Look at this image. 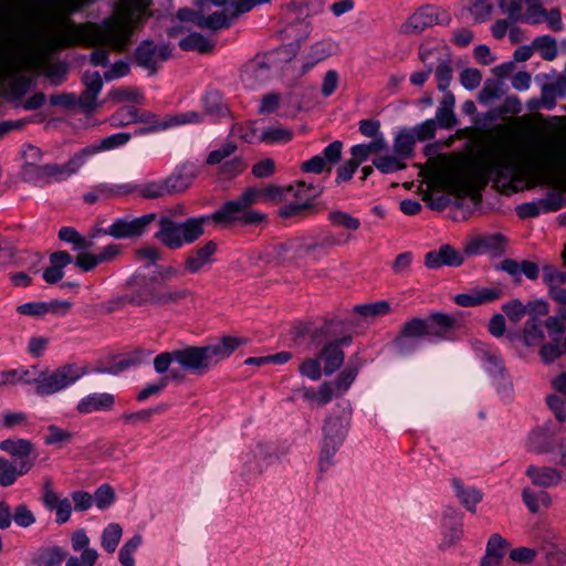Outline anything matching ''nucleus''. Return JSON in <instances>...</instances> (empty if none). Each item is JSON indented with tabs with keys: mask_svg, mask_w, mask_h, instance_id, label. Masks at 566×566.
Returning <instances> with one entry per match:
<instances>
[{
	"mask_svg": "<svg viewBox=\"0 0 566 566\" xmlns=\"http://www.w3.org/2000/svg\"><path fill=\"white\" fill-rule=\"evenodd\" d=\"M149 3L150 0H119L114 14L102 24H74L64 15L49 13L48 19L56 28V34L48 38L46 46L55 49L73 44H106L115 51H122Z\"/></svg>",
	"mask_w": 566,
	"mask_h": 566,
	"instance_id": "f257e3e1",
	"label": "nucleus"
},
{
	"mask_svg": "<svg viewBox=\"0 0 566 566\" xmlns=\"http://www.w3.org/2000/svg\"><path fill=\"white\" fill-rule=\"evenodd\" d=\"M522 174L521 149L512 143H501L491 150L484 169L449 172L443 177V185L450 192L473 196L486 185L488 178L496 187L515 189L513 184L521 180Z\"/></svg>",
	"mask_w": 566,
	"mask_h": 566,
	"instance_id": "f03ea898",
	"label": "nucleus"
},
{
	"mask_svg": "<svg viewBox=\"0 0 566 566\" xmlns=\"http://www.w3.org/2000/svg\"><path fill=\"white\" fill-rule=\"evenodd\" d=\"M22 41V32L0 18V81H8L10 94L14 97L24 95L31 85L30 78L23 74L29 61L17 50Z\"/></svg>",
	"mask_w": 566,
	"mask_h": 566,
	"instance_id": "7ed1b4c3",
	"label": "nucleus"
},
{
	"mask_svg": "<svg viewBox=\"0 0 566 566\" xmlns=\"http://www.w3.org/2000/svg\"><path fill=\"white\" fill-rule=\"evenodd\" d=\"M195 298V293L185 287L169 285L158 277H149L134 292L130 302L136 305H155L160 307L179 305Z\"/></svg>",
	"mask_w": 566,
	"mask_h": 566,
	"instance_id": "20e7f679",
	"label": "nucleus"
},
{
	"mask_svg": "<svg viewBox=\"0 0 566 566\" xmlns=\"http://www.w3.org/2000/svg\"><path fill=\"white\" fill-rule=\"evenodd\" d=\"M209 221L208 216L189 218L184 222H175L169 217H161L155 238L165 247L176 250L198 240L205 232V224Z\"/></svg>",
	"mask_w": 566,
	"mask_h": 566,
	"instance_id": "39448f33",
	"label": "nucleus"
},
{
	"mask_svg": "<svg viewBox=\"0 0 566 566\" xmlns=\"http://www.w3.org/2000/svg\"><path fill=\"white\" fill-rule=\"evenodd\" d=\"M332 328L333 322L328 321L311 332L313 342L321 343L327 340L318 354V359L324 364L323 371L326 376L334 374L344 364L345 353L343 352V347L352 343L350 336L329 339Z\"/></svg>",
	"mask_w": 566,
	"mask_h": 566,
	"instance_id": "423d86ee",
	"label": "nucleus"
},
{
	"mask_svg": "<svg viewBox=\"0 0 566 566\" xmlns=\"http://www.w3.org/2000/svg\"><path fill=\"white\" fill-rule=\"evenodd\" d=\"M86 374V369L76 364H66L54 370H38L35 392L40 396L56 394L75 384Z\"/></svg>",
	"mask_w": 566,
	"mask_h": 566,
	"instance_id": "0eeeda50",
	"label": "nucleus"
},
{
	"mask_svg": "<svg viewBox=\"0 0 566 566\" xmlns=\"http://www.w3.org/2000/svg\"><path fill=\"white\" fill-rule=\"evenodd\" d=\"M210 221L217 223L256 224L265 221L266 216L262 212L250 210L242 203L238 197L234 200L227 201L218 211L208 216Z\"/></svg>",
	"mask_w": 566,
	"mask_h": 566,
	"instance_id": "6e6552de",
	"label": "nucleus"
},
{
	"mask_svg": "<svg viewBox=\"0 0 566 566\" xmlns=\"http://www.w3.org/2000/svg\"><path fill=\"white\" fill-rule=\"evenodd\" d=\"M85 160L83 158V154L81 151L74 154L65 164H46L41 166H34L33 164H29L32 169L33 177L32 179L42 181L44 184L51 182H61L72 175L78 172V170L83 167Z\"/></svg>",
	"mask_w": 566,
	"mask_h": 566,
	"instance_id": "1a4fd4ad",
	"label": "nucleus"
},
{
	"mask_svg": "<svg viewBox=\"0 0 566 566\" xmlns=\"http://www.w3.org/2000/svg\"><path fill=\"white\" fill-rule=\"evenodd\" d=\"M450 14L442 8L427 4L415 11L402 24L403 33H419L437 24L449 23Z\"/></svg>",
	"mask_w": 566,
	"mask_h": 566,
	"instance_id": "9d476101",
	"label": "nucleus"
},
{
	"mask_svg": "<svg viewBox=\"0 0 566 566\" xmlns=\"http://www.w3.org/2000/svg\"><path fill=\"white\" fill-rule=\"evenodd\" d=\"M175 361L196 375H203L216 366L208 346H189L175 350Z\"/></svg>",
	"mask_w": 566,
	"mask_h": 566,
	"instance_id": "9b49d317",
	"label": "nucleus"
},
{
	"mask_svg": "<svg viewBox=\"0 0 566 566\" xmlns=\"http://www.w3.org/2000/svg\"><path fill=\"white\" fill-rule=\"evenodd\" d=\"M157 219L156 213H147L135 219L120 218L115 220L105 233L115 239H133L143 235Z\"/></svg>",
	"mask_w": 566,
	"mask_h": 566,
	"instance_id": "f8f14e48",
	"label": "nucleus"
},
{
	"mask_svg": "<svg viewBox=\"0 0 566 566\" xmlns=\"http://www.w3.org/2000/svg\"><path fill=\"white\" fill-rule=\"evenodd\" d=\"M526 10L522 13L521 20L530 24H539L546 22L555 32L563 30V20L560 10L557 8L547 11L542 0H525Z\"/></svg>",
	"mask_w": 566,
	"mask_h": 566,
	"instance_id": "ddd939ff",
	"label": "nucleus"
},
{
	"mask_svg": "<svg viewBox=\"0 0 566 566\" xmlns=\"http://www.w3.org/2000/svg\"><path fill=\"white\" fill-rule=\"evenodd\" d=\"M122 115H127V120H119V125H128L132 123H142L145 124L144 127L139 128L136 134L145 135L151 134L159 130L167 129L166 120L160 119L156 114L147 111L139 112L135 107H125L118 109L114 114V119H117Z\"/></svg>",
	"mask_w": 566,
	"mask_h": 566,
	"instance_id": "4468645a",
	"label": "nucleus"
},
{
	"mask_svg": "<svg viewBox=\"0 0 566 566\" xmlns=\"http://www.w3.org/2000/svg\"><path fill=\"white\" fill-rule=\"evenodd\" d=\"M348 427V418L329 417L324 424V446L321 461L329 460L343 442Z\"/></svg>",
	"mask_w": 566,
	"mask_h": 566,
	"instance_id": "2eb2a0df",
	"label": "nucleus"
},
{
	"mask_svg": "<svg viewBox=\"0 0 566 566\" xmlns=\"http://www.w3.org/2000/svg\"><path fill=\"white\" fill-rule=\"evenodd\" d=\"M507 244V239L501 233H491L471 238L464 245V253L476 255L482 253H493L501 255Z\"/></svg>",
	"mask_w": 566,
	"mask_h": 566,
	"instance_id": "dca6fc26",
	"label": "nucleus"
},
{
	"mask_svg": "<svg viewBox=\"0 0 566 566\" xmlns=\"http://www.w3.org/2000/svg\"><path fill=\"white\" fill-rule=\"evenodd\" d=\"M342 150L343 143L335 140L323 150L322 155H316L304 161L301 169L304 172L310 174H322L323 171L331 172L332 167L340 159Z\"/></svg>",
	"mask_w": 566,
	"mask_h": 566,
	"instance_id": "f3484780",
	"label": "nucleus"
},
{
	"mask_svg": "<svg viewBox=\"0 0 566 566\" xmlns=\"http://www.w3.org/2000/svg\"><path fill=\"white\" fill-rule=\"evenodd\" d=\"M171 50L167 45L157 48L151 41H144L136 49V61L137 63L149 70L150 73L157 71L159 62L166 61L170 56Z\"/></svg>",
	"mask_w": 566,
	"mask_h": 566,
	"instance_id": "a211bd4d",
	"label": "nucleus"
},
{
	"mask_svg": "<svg viewBox=\"0 0 566 566\" xmlns=\"http://www.w3.org/2000/svg\"><path fill=\"white\" fill-rule=\"evenodd\" d=\"M114 192L123 195V196H129L137 193L143 199H158L167 196L165 181L164 180H155V181H148L144 185H137V184H120L115 185V189H113Z\"/></svg>",
	"mask_w": 566,
	"mask_h": 566,
	"instance_id": "6ab92c4d",
	"label": "nucleus"
},
{
	"mask_svg": "<svg viewBox=\"0 0 566 566\" xmlns=\"http://www.w3.org/2000/svg\"><path fill=\"white\" fill-rule=\"evenodd\" d=\"M82 81L85 91L80 95L77 104L85 113H92L97 107V96L103 87V80L98 72H85Z\"/></svg>",
	"mask_w": 566,
	"mask_h": 566,
	"instance_id": "aec40b11",
	"label": "nucleus"
},
{
	"mask_svg": "<svg viewBox=\"0 0 566 566\" xmlns=\"http://www.w3.org/2000/svg\"><path fill=\"white\" fill-rule=\"evenodd\" d=\"M0 450L7 452L17 463H30V470L34 467V444L27 439H7L0 442Z\"/></svg>",
	"mask_w": 566,
	"mask_h": 566,
	"instance_id": "412c9836",
	"label": "nucleus"
},
{
	"mask_svg": "<svg viewBox=\"0 0 566 566\" xmlns=\"http://www.w3.org/2000/svg\"><path fill=\"white\" fill-rule=\"evenodd\" d=\"M464 259L462 254L450 244H442L438 250H432L424 255V266L427 269H438L441 266H460Z\"/></svg>",
	"mask_w": 566,
	"mask_h": 566,
	"instance_id": "4be33fe9",
	"label": "nucleus"
},
{
	"mask_svg": "<svg viewBox=\"0 0 566 566\" xmlns=\"http://www.w3.org/2000/svg\"><path fill=\"white\" fill-rule=\"evenodd\" d=\"M428 336L438 339H452L453 332L460 326L455 317L443 314L433 313L427 317Z\"/></svg>",
	"mask_w": 566,
	"mask_h": 566,
	"instance_id": "5701e85b",
	"label": "nucleus"
},
{
	"mask_svg": "<svg viewBox=\"0 0 566 566\" xmlns=\"http://www.w3.org/2000/svg\"><path fill=\"white\" fill-rule=\"evenodd\" d=\"M115 405V397L108 392H94L83 397L76 405L81 415L99 411H111Z\"/></svg>",
	"mask_w": 566,
	"mask_h": 566,
	"instance_id": "b1692460",
	"label": "nucleus"
},
{
	"mask_svg": "<svg viewBox=\"0 0 566 566\" xmlns=\"http://www.w3.org/2000/svg\"><path fill=\"white\" fill-rule=\"evenodd\" d=\"M526 475L531 479L534 485L541 488L556 486L563 479L562 472L552 467L530 465L526 470Z\"/></svg>",
	"mask_w": 566,
	"mask_h": 566,
	"instance_id": "393cba45",
	"label": "nucleus"
},
{
	"mask_svg": "<svg viewBox=\"0 0 566 566\" xmlns=\"http://www.w3.org/2000/svg\"><path fill=\"white\" fill-rule=\"evenodd\" d=\"M30 463H17L8 458H0V485L2 488L11 486L19 476L30 472Z\"/></svg>",
	"mask_w": 566,
	"mask_h": 566,
	"instance_id": "a878e982",
	"label": "nucleus"
},
{
	"mask_svg": "<svg viewBox=\"0 0 566 566\" xmlns=\"http://www.w3.org/2000/svg\"><path fill=\"white\" fill-rule=\"evenodd\" d=\"M428 336L427 318H411L405 322L395 339L397 346L402 347L408 339Z\"/></svg>",
	"mask_w": 566,
	"mask_h": 566,
	"instance_id": "bb28decb",
	"label": "nucleus"
},
{
	"mask_svg": "<svg viewBox=\"0 0 566 566\" xmlns=\"http://www.w3.org/2000/svg\"><path fill=\"white\" fill-rule=\"evenodd\" d=\"M72 262V256L65 251H57L50 255V266L43 272V279L46 283L54 284L62 280L63 268Z\"/></svg>",
	"mask_w": 566,
	"mask_h": 566,
	"instance_id": "cd10ccee",
	"label": "nucleus"
},
{
	"mask_svg": "<svg viewBox=\"0 0 566 566\" xmlns=\"http://www.w3.org/2000/svg\"><path fill=\"white\" fill-rule=\"evenodd\" d=\"M247 340L238 336H223L219 342L208 345L214 364L229 357L237 348L244 345Z\"/></svg>",
	"mask_w": 566,
	"mask_h": 566,
	"instance_id": "c85d7f7f",
	"label": "nucleus"
},
{
	"mask_svg": "<svg viewBox=\"0 0 566 566\" xmlns=\"http://www.w3.org/2000/svg\"><path fill=\"white\" fill-rule=\"evenodd\" d=\"M522 499L528 511L533 514L546 511L553 505V499L546 491L535 492L530 488H525L522 492Z\"/></svg>",
	"mask_w": 566,
	"mask_h": 566,
	"instance_id": "c756f323",
	"label": "nucleus"
},
{
	"mask_svg": "<svg viewBox=\"0 0 566 566\" xmlns=\"http://www.w3.org/2000/svg\"><path fill=\"white\" fill-rule=\"evenodd\" d=\"M217 250L213 241L207 242L199 248L193 254L189 255L185 261V269L190 273L199 272L206 264L211 261V256Z\"/></svg>",
	"mask_w": 566,
	"mask_h": 566,
	"instance_id": "7c9ffc66",
	"label": "nucleus"
},
{
	"mask_svg": "<svg viewBox=\"0 0 566 566\" xmlns=\"http://www.w3.org/2000/svg\"><path fill=\"white\" fill-rule=\"evenodd\" d=\"M132 138L129 133H117L108 137L103 138L98 145L85 147L81 150L84 160L91 155H94L101 150H111L127 144Z\"/></svg>",
	"mask_w": 566,
	"mask_h": 566,
	"instance_id": "2f4dec72",
	"label": "nucleus"
},
{
	"mask_svg": "<svg viewBox=\"0 0 566 566\" xmlns=\"http://www.w3.org/2000/svg\"><path fill=\"white\" fill-rule=\"evenodd\" d=\"M335 397L332 381H324L317 388H305L303 398L318 407L327 405Z\"/></svg>",
	"mask_w": 566,
	"mask_h": 566,
	"instance_id": "473e14b6",
	"label": "nucleus"
},
{
	"mask_svg": "<svg viewBox=\"0 0 566 566\" xmlns=\"http://www.w3.org/2000/svg\"><path fill=\"white\" fill-rule=\"evenodd\" d=\"M38 366L7 370L1 374L0 382L2 385H15L19 382L35 385L38 379Z\"/></svg>",
	"mask_w": 566,
	"mask_h": 566,
	"instance_id": "72a5a7b5",
	"label": "nucleus"
},
{
	"mask_svg": "<svg viewBox=\"0 0 566 566\" xmlns=\"http://www.w3.org/2000/svg\"><path fill=\"white\" fill-rule=\"evenodd\" d=\"M354 313L365 319L388 315L391 312V305L388 301H378L356 305Z\"/></svg>",
	"mask_w": 566,
	"mask_h": 566,
	"instance_id": "f704fd0d",
	"label": "nucleus"
},
{
	"mask_svg": "<svg viewBox=\"0 0 566 566\" xmlns=\"http://www.w3.org/2000/svg\"><path fill=\"white\" fill-rule=\"evenodd\" d=\"M452 484L455 488L457 496L461 503L471 512H475L476 504L482 500V493L474 488H465L460 480L453 479Z\"/></svg>",
	"mask_w": 566,
	"mask_h": 566,
	"instance_id": "c9c22d12",
	"label": "nucleus"
},
{
	"mask_svg": "<svg viewBox=\"0 0 566 566\" xmlns=\"http://www.w3.org/2000/svg\"><path fill=\"white\" fill-rule=\"evenodd\" d=\"M454 96L448 94L444 96L441 105L436 113V123L443 128H452L457 124V119L453 113Z\"/></svg>",
	"mask_w": 566,
	"mask_h": 566,
	"instance_id": "e433bc0d",
	"label": "nucleus"
},
{
	"mask_svg": "<svg viewBox=\"0 0 566 566\" xmlns=\"http://www.w3.org/2000/svg\"><path fill=\"white\" fill-rule=\"evenodd\" d=\"M322 193L319 185L306 184L305 181H297L292 185L291 200H297L303 203H310L311 200L317 198Z\"/></svg>",
	"mask_w": 566,
	"mask_h": 566,
	"instance_id": "4c0bfd02",
	"label": "nucleus"
},
{
	"mask_svg": "<svg viewBox=\"0 0 566 566\" xmlns=\"http://www.w3.org/2000/svg\"><path fill=\"white\" fill-rule=\"evenodd\" d=\"M358 371L359 366L352 364L347 365L346 368H344L340 371L336 379L332 381L334 386L335 397L342 396L349 389L355 378L357 377Z\"/></svg>",
	"mask_w": 566,
	"mask_h": 566,
	"instance_id": "58836bf2",
	"label": "nucleus"
},
{
	"mask_svg": "<svg viewBox=\"0 0 566 566\" xmlns=\"http://www.w3.org/2000/svg\"><path fill=\"white\" fill-rule=\"evenodd\" d=\"M122 536V526L118 523H111L103 530L101 545L107 553L112 554L116 551Z\"/></svg>",
	"mask_w": 566,
	"mask_h": 566,
	"instance_id": "ea45409f",
	"label": "nucleus"
},
{
	"mask_svg": "<svg viewBox=\"0 0 566 566\" xmlns=\"http://www.w3.org/2000/svg\"><path fill=\"white\" fill-rule=\"evenodd\" d=\"M292 138L293 132L280 124L262 129L261 142L265 144L287 143Z\"/></svg>",
	"mask_w": 566,
	"mask_h": 566,
	"instance_id": "a19ab883",
	"label": "nucleus"
},
{
	"mask_svg": "<svg viewBox=\"0 0 566 566\" xmlns=\"http://www.w3.org/2000/svg\"><path fill=\"white\" fill-rule=\"evenodd\" d=\"M327 219L333 227L356 231L360 227V220L342 210H332Z\"/></svg>",
	"mask_w": 566,
	"mask_h": 566,
	"instance_id": "79ce46f5",
	"label": "nucleus"
},
{
	"mask_svg": "<svg viewBox=\"0 0 566 566\" xmlns=\"http://www.w3.org/2000/svg\"><path fill=\"white\" fill-rule=\"evenodd\" d=\"M264 202L282 203L291 200L292 185L279 186L268 185L262 187Z\"/></svg>",
	"mask_w": 566,
	"mask_h": 566,
	"instance_id": "37998d69",
	"label": "nucleus"
},
{
	"mask_svg": "<svg viewBox=\"0 0 566 566\" xmlns=\"http://www.w3.org/2000/svg\"><path fill=\"white\" fill-rule=\"evenodd\" d=\"M179 45L184 50H196L200 53H209L212 51L214 44L199 33H191L185 39L180 40Z\"/></svg>",
	"mask_w": 566,
	"mask_h": 566,
	"instance_id": "c03bdc74",
	"label": "nucleus"
},
{
	"mask_svg": "<svg viewBox=\"0 0 566 566\" xmlns=\"http://www.w3.org/2000/svg\"><path fill=\"white\" fill-rule=\"evenodd\" d=\"M447 56L439 46L421 45L419 49V59L431 72Z\"/></svg>",
	"mask_w": 566,
	"mask_h": 566,
	"instance_id": "a18cd8bd",
	"label": "nucleus"
},
{
	"mask_svg": "<svg viewBox=\"0 0 566 566\" xmlns=\"http://www.w3.org/2000/svg\"><path fill=\"white\" fill-rule=\"evenodd\" d=\"M545 334L538 319L532 317L524 326V342L527 346H536L543 343Z\"/></svg>",
	"mask_w": 566,
	"mask_h": 566,
	"instance_id": "49530a36",
	"label": "nucleus"
},
{
	"mask_svg": "<svg viewBox=\"0 0 566 566\" xmlns=\"http://www.w3.org/2000/svg\"><path fill=\"white\" fill-rule=\"evenodd\" d=\"M169 378L181 379L182 376L179 375L175 369H171L168 376L161 377L157 382L149 384L144 389H142L136 397L137 400L144 401L150 396L158 395L167 386Z\"/></svg>",
	"mask_w": 566,
	"mask_h": 566,
	"instance_id": "de8ad7c7",
	"label": "nucleus"
},
{
	"mask_svg": "<svg viewBox=\"0 0 566 566\" xmlns=\"http://www.w3.org/2000/svg\"><path fill=\"white\" fill-rule=\"evenodd\" d=\"M473 289L478 306L493 303L504 296V290L501 286H476Z\"/></svg>",
	"mask_w": 566,
	"mask_h": 566,
	"instance_id": "09e8293b",
	"label": "nucleus"
},
{
	"mask_svg": "<svg viewBox=\"0 0 566 566\" xmlns=\"http://www.w3.org/2000/svg\"><path fill=\"white\" fill-rule=\"evenodd\" d=\"M415 137L408 132H400L394 143V150L397 156L405 159L409 157L413 150Z\"/></svg>",
	"mask_w": 566,
	"mask_h": 566,
	"instance_id": "8fccbe9b",
	"label": "nucleus"
},
{
	"mask_svg": "<svg viewBox=\"0 0 566 566\" xmlns=\"http://www.w3.org/2000/svg\"><path fill=\"white\" fill-rule=\"evenodd\" d=\"M374 166L384 174H390L398 170H401L406 167V164L402 161V158L399 156H382L376 158L373 161Z\"/></svg>",
	"mask_w": 566,
	"mask_h": 566,
	"instance_id": "3c124183",
	"label": "nucleus"
},
{
	"mask_svg": "<svg viewBox=\"0 0 566 566\" xmlns=\"http://www.w3.org/2000/svg\"><path fill=\"white\" fill-rule=\"evenodd\" d=\"M161 410L160 407L151 409H143L135 412L123 413L120 419L125 424L135 426L138 423H149L153 416Z\"/></svg>",
	"mask_w": 566,
	"mask_h": 566,
	"instance_id": "603ef678",
	"label": "nucleus"
},
{
	"mask_svg": "<svg viewBox=\"0 0 566 566\" xmlns=\"http://www.w3.org/2000/svg\"><path fill=\"white\" fill-rule=\"evenodd\" d=\"M436 77L438 80V88L440 91H446L452 80L451 59L449 55L440 61L436 66Z\"/></svg>",
	"mask_w": 566,
	"mask_h": 566,
	"instance_id": "864d4df0",
	"label": "nucleus"
},
{
	"mask_svg": "<svg viewBox=\"0 0 566 566\" xmlns=\"http://www.w3.org/2000/svg\"><path fill=\"white\" fill-rule=\"evenodd\" d=\"M413 254L406 251L396 255L391 262V271L395 275L403 276L411 271Z\"/></svg>",
	"mask_w": 566,
	"mask_h": 566,
	"instance_id": "5fc2aeb1",
	"label": "nucleus"
},
{
	"mask_svg": "<svg viewBox=\"0 0 566 566\" xmlns=\"http://www.w3.org/2000/svg\"><path fill=\"white\" fill-rule=\"evenodd\" d=\"M12 521L22 528H28L36 522L34 513L25 504H19L14 511Z\"/></svg>",
	"mask_w": 566,
	"mask_h": 566,
	"instance_id": "6e6d98bb",
	"label": "nucleus"
},
{
	"mask_svg": "<svg viewBox=\"0 0 566 566\" xmlns=\"http://www.w3.org/2000/svg\"><path fill=\"white\" fill-rule=\"evenodd\" d=\"M167 196L185 191L190 186V179L184 175H171L164 179Z\"/></svg>",
	"mask_w": 566,
	"mask_h": 566,
	"instance_id": "4d7b16f0",
	"label": "nucleus"
},
{
	"mask_svg": "<svg viewBox=\"0 0 566 566\" xmlns=\"http://www.w3.org/2000/svg\"><path fill=\"white\" fill-rule=\"evenodd\" d=\"M167 129L174 126L197 124L201 122V115L197 112H187L165 117Z\"/></svg>",
	"mask_w": 566,
	"mask_h": 566,
	"instance_id": "13d9d810",
	"label": "nucleus"
},
{
	"mask_svg": "<svg viewBox=\"0 0 566 566\" xmlns=\"http://www.w3.org/2000/svg\"><path fill=\"white\" fill-rule=\"evenodd\" d=\"M93 501L98 509L104 510L115 501V492L108 484L101 485L93 495Z\"/></svg>",
	"mask_w": 566,
	"mask_h": 566,
	"instance_id": "bf43d9fd",
	"label": "nucleus"
},
{
	"mask_svg": "<svg viewBox=\"0 0 566 566\" xmlns=\"http://www.w3.org/2000/svg\"><path fill=\"white\" fill-rule=\"evenodd\" d=\"M72 438V432L51 424L48 428V434L45 436L44 441L46 444H64L69 443Z\"/></svg>",
	"mask_w": 566,
	"mask_h": 566,
	"instance_id": "052dcab7",
	"label": "nucleus"
},
{
	"mask_svg": "<svg viewBox=\"0 0 566 566\" xmlns=\"http://www.w3.org/2000/svg\"><path fill=\"white\" fill-rule=\"evenodd\" d=\"M469 10L475 22H484L489 20L493 6L488 0H474Z\"/></svg>",
	"mask_w": 566,
	"mask_h": 566,
	"instance_id": "680f3d73",
	"label": "nucleus"
},
{
	"mask_svg": "<svg viewBox=\"0 0 566 566\" xmlns=\"http://www.w3.org/2000/svg\"><path fill=\"white\" fill-rule=\"evenodd\" d=\"M534 46L542 52L546 60H553L556 56V41L549 35H542L534 40Z\"/></svg>",
	"mask_w": 566,
	"mask_h": 566,
	"instance_id": "e2e57ef3",
	"label": "nucleus"
},
{
	"mask_svg": "<svg viewBox=\"0 0 566 566\" xmlns=\"http://www.w3.org/2000/svg\"><path fill=\"white\" fill-rule=\"evenodd\" d=\"M501 11L510 19L517 21L522 18V8L525 0H497Z\"/></svg>",
	"mask_w": 566,
	"mask_h": 566,
	"instance_id": "0e129e2a",
	"label": "nucleus"
},
{
	"mask_svg": "<svg viewBox=\"0 0 566 566\" xmlns=\"http://www.w3.org/2000/svg\"><path fill=\"white\" fill-rule=\"evenodd\" d=\"M502 311L514 323L520 322L526 314V307L520 300H512L502 305Z\"/></svg>",
	"mask_w": 566,
	"mask_h": 566,
	"instance_id": "69168bd1",
	"label": "nucleus"
},
{
	"mask_svg": "<svg viewBox=\"0 0 566 566\" xmlns=\"http://www.w3.org/2000/svg\"><path fill=\"white\" fill-rule=\"evenodd\" d=\"M543 279L551 290L566 283V273L552 265H546L543 269Z\"/></svg>",
	"mask_w": 566,
	"mask_h": 566,
	"instance_id": "338daca9",
	"label": "nucleus"
},
{
	"mask_svg": "<svg viewBox=\"0 0 566 566\" xmlns=\"http://www.w3.org/2000/svg\"><path fill=\"white\" fill-rule=\"evenodd\" d=\"M98 559L97 551H85L81 556H71L65 566H94Z\"/></svg>",
	"mask_w": 566,
	"mask_h": 566,
	"instance_id": "774afa93",
	"label": "nucleus"
}]
</instances>
